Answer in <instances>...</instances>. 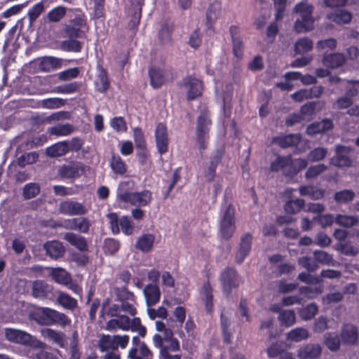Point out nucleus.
Masks as SVG:
<instances>
[{
  "label": "nucleus",
  "mask_w": 359,
  "mask_h": 359,
  "mask_svg": "<svg viewBox=\"0 0 359 359\" xmlns=\"http://www.w3.org/2000/svg\"><path fill=\"white\" fill-rule=\"evenodd\" d=\"M335 222L339 226L350 228L358 224L359 219L357 216L337 214L334 218Z\"/></svg>",
  "instance_id": "c9c22d12"
},
{
  "label": "nucleus",
  "mask_w": 359,
  "mask_h": 359,
  "mask_svg": "<svg viewBox=\"0 0 359 359\" xmlns=\"http://www.w3.org/2000/svg\"><path fill=\"white\" fill-rule=\"evenodd\" d=\"M299 135H288L279 139L278 144L281 147L286 148L296 145L299 142Z\"/></svg>",
  "instance_id": "69168bd1"
},
{
  "label": "nucleus",
  "mask_w": 359,
  "mask_h": 359,
  "mask_svg": "<svg viewBox=\"0 0 359 359\" xmlns=\"http://www.w3.org/2000/svg\"><path fill=\"white\" fill-rule=\"evenodd\" d=\"M150 83L154 88H158L162 85L172 80L170 70L161 67H153L149 71Z\"/></svg>",
  "instance_id": "6e6552de"
},
{
  "label": "nucleus",
  "mask_w": 359,
  "mask_h": 359,
  "mask_svg": "<svg viewBox=\"0 0 359 359\" xmlns=\"http://www.w3.org/2000/svg\"><path fill=\"white\" fill-rule=\"evenodd\" d=\"M155 140L156 148L160 154L166 153L168 150V135L166 126L159 123L155 130Z\"/></svg>",
  "instance_id": "9d476101"
},
{
  "label": "nucleus",
  "mask_w": 359,
  "mask_h": 359,
  "mask_svg": "<svg viewBox=\"0 0 359 359\" xmlns=\"http://www.w3.org/2000/svg\"><path fill=\"white\" fill-rule=\"evenodd\" d=\"M114 318L109 320L106 325V329L109 331H116L121 330L128 331L129 326V317L126 315H119L114 316Z\"/></svg>",
  "instance_id": "a211bd4d"
},
{
  "label": "nucleus",
  "mask_w": 359,
  "mask_h": 359,
  "mask_svg": "<svg viewBox=\"0 0 359 359\" xmlns=\"http://www.w3.org/2000/svg\"><path fill=\"white\" fill-rule=\"evenodd\" d=\"M69 151L68 143L65 141L59 142L46 150V154L50 157H59L65 155Z\"/></svg>",
  "instance_id": "c85d7f7f"
},
{
  "label": "nucleus",
  "mask_w": 359,
  "mask_h": 359,
  "mask_svg": "<svg viewBox=\"0 0 359 359\" xmlns=\"http://www.w3.org/2000/svg\"><path fill=\"white\" fill-rule=\"evenodd\" d=\"M116 296L121 302L124 301H134L135 296L133 292H129L126 287L115 288Z\"/></svg>",
  "instance_id": "338daca9"
},
{
  "label": "nucleus",
  "mask_w": 359,
  "mask_h": 359,
  "mask_svg": "<svg viewBox=\"0 0 359 359\" xmlns=\"http://www.w3.org/2000/svg\"><path fill=\"white\" fill-rule=\"evenodd\" d=\"M327 18L339 25L347 24L351 22L352 19V15L347 11L339 10L328 13L327 15Z\"/></svg>",
  "instance_id": "c756f323"
},
{
  "label": "nucleus",
  "mask_w": 359,
  "mask_h": 359,
  "mask_svg": "<svg viewBox=\"0 0 359 359\" xmlns=\"http://www.w3.org/2000/svg\"><path fill=\"white\" fill-rule=\"evenodd\" d=\"M63 60L61 58L47 56L44 57L39 64V69L45 72L60 69L62 66Z\"/></svg>",
  "instance_id": "4be33fe9"
},
{
  "label": "nucleus",
  "mask_w": 359,
  "mask_h": 359,
  "mask_svg": "<svg viewBox=\"0 0 359 359\" xmlns=\"http://www.w3.org/2000/svg\"><path fill=\"white\" fill-rule=\"evenodd\" d=\"M5 337L11 342L23 346H31L34 348H44L46 344L29 333L17 329L6 328Z\"/></svg>",
  "instance_id": "f03ea898"
},
{
  "label": "nucleus",
  "mask_w": 359,
  "mask_h": 359,
  "mask_svg": "<svg viewBox=\"0 0 359 359\" xmlns=\"http://www.w3.org/2000/svg\"><path fill=\"white\" fill-rule=\"evenodd\" d=\"M43 248L46 253L54 259H57L62 257L65 252V248L63 244L58 241H50L46 242L43 245Z\"/></svg>",
  "instance_id": "6ab92c4d"
},
{
  "label": "nucleus",
  "mask_w": 359,
  "mask_h": 359,
  "mask_svg": "<svg viewBox=\"0 0 359 359\" xmlns=\"http://www.w3.org/2000/svg\"><path fill=\"white\" fill-rule=\"evenodd\" d=\"M39 158L36 152H29L20 156L18 158V163L20 167H25L27 165L35 163Z\"/></svg>",
  "instance_id": "e2e57ef3"
},
{
  "label": "nucleus",
  "mask_w": 359,
  "mask_h": 359,
  "mask_svg": "<svg viewBox=\"0 0 359 359\" xmlns=\"http://www.w3.org/2000/svg\"><path fill=\"white\" fill-rule=\"evenodd\" d=\"M98 347L100 351L102 353L116 351V344L114 335L102 336L99 340Z\"/></svg>",
  "instance_id": "473e14b6"
},
{
  "label": "nucleus",
  "mask_w": 359,
  "mask_h": 359,
  "mask_svg": "<svg viewBox=\"0 0 359 359\" xmlns=\"http://www.w3.org/2000/svg\"><path fill=\"white\" fill-rule=\"evenodd\" d=\"M41 336L46 339L57 344L60 348L65 347V334L50 328H43L40 331Z\"/></svg>",
  "instance_id": "2eb2a0df"
},
{
  "label": "nucleus",
  "mask_w": 359,
  "mask_h": 359,
  "mask_svg": "<svg viewBox=\"0 0 359 359\" xmlns=\"http://www.w3.org/2000/svg\"><path fill=\"white\" fill-rule=\"evenodd\" d=\"M252 236L251 233H247L241 236L235 254V260L237 263L241 264L249 255L252 248Z\"/></svg>",
  "instance_id": "9b49d317"
},
{
  "label": "nucleus",
  "mask_w": 359,
  "mask_h": 359,
  "mask_svg": "<svg viewBox=\"0 0 359 359\" xmlns=\"http://www.w3.org/2000/svg\"><path fill=\"white\" fill-rule=\"evenodd\" d=\"M110 167L113 172L119 175H123L127 170V165L118 154H113L110 159Z\"/></svg>",
  "instance_id": "f704fd0d"
},
{
  "label": "nucleus",
  "mask_w": 359,
  "mask_h": 359,
  "mask_svg": "<svg viewBox=\"0 0 359 359\" xmlns=\"http://www.w3.org/2000/svg\"><path fill=\"white\" fill-rule=\"evenodd\" d=\"M135 186V182L131 180L120 182L116 191L117 201L126 203L134 193Z\"/></svg>",
  "instance_id": "f8f14e48"
},
{
  "label": "nucleus",
  "mask_w": 359,
  "mask_h": 359,
  "mask_svg": "<svg viewBox=\"0 0 359 359\" xmlns=\"http://www.w3.org/2000/svg\"><path fill=\"white\" fill-rule=\"evenodd\" d=\"M132 344L133 346L130 350L135 348L137 351V355L142 357H152L151 351L144 342L140 341L139 335L133 337Z\"/></svg>",
  "instance_id": "72a5a7b5"
},
{
  "label": "nucleus",
  "mask_w": 359,
  "mask_h": 359,
  "mask_svg": "<svg viewBox=\"0 0 359 359\" xmlns=\"http://www.w3.org/2000/svg\"><path fill=\"white\" fill-rule=\"evenodd\" d=\"M325 343L331 351H337L339 348L340 341L338 336L334 333H327L325 335Z\"/></svg>",
  "instance_id": "680f3d73"
},
{
  "label": "nucleus",
  "mask_w": 359,
  "mask_h": 359,
  "mask_svg": "<svg viewBox=\"0 0 359 359\" xmlns=\"http://www.w3.org/2000/svg\"><path fill=\"white\" fill-rule=\"evenodd\" d=\"M56 301L65 309L72 311L78 306L77 300L64 292H58Z\"/></svg>",
  "instance_id": "cd10ccee"
},
{
  "label": "nucleus",
  "mask_w": 359,
  "mask_h": 359,
  "mask_svg": "<svg viewBox=\"0 0 359 359\" xmlns=\"http://www.w3.org/2000/svg\"><path fill=\"white\" fill-rule=\"evenodd\" d=\"M327 169V165L323 163H319L312 165L308 168L305 173V177L309 179H313L317 177L320 174L323 173Z\"/></svg>",
  "instance_id": "6e6d98bb"
},
{
  "label": "nucleus",
  "mask_w": 359,
  "mask_h": 359,
  "mask_svg": "<svg viewBox=\"0 0 359 359\" xmlns=\"http://www.w3.org/2000/svg\"><path fill=\"white\" fill-rule=\"evenodd\" d=\"M355 196V194L351 189H344L337 191L334 195V199L339 204H345L352 201Z\"/></svg>",
  "instance_id": "ea45409f"
},
{
  "label": "nucleus",
  "mask_w": 359,
  "mask_h": 359,
  "mask_svg": "<svg viewBox=\"0 0 359 359\" xmlns=\"http://www.w3.org/2000/svg\"><path fill=\"white\" fill-rule=\"evenodd\" d=\"M313 257L317 262L322 264L334 266L335 263L332 255L323 250H315Z\"/></svg>",
  "instance_id": "c03bdc74"
},
{
  "label": "nucleus",
  "mask_w": 359,
  "mask_h": 359,
  "mask_svg": "<svg viewBox=\"0 0 359 359\" xmlns=\"http://www.w3.org/2000/svg\"><path fill=\"white\" fill-rule=\"evenodd\" d=\"M55 312V309H52L48 307L39 308L37 312L39 323L43 325H51Z\"/></svg>",
  "instance_id": "e433bc0d"
},
{
  "label": "nucleus",
  "mask_w": 359,
  "mask_h": 359,
  "mask_svg": "<svg viewBox=\"0 0 359 359\" xmlns=\"http://www.w3.org/2000/svg\"><path fill=\"white\" fill-rule=\"evenodd\" d=\"M50 275L58 284L68 285L71 283L72 276L70 273L62 268H50Z\"/></svg>",
  "instance_id": "b1692460"
},
{
  "label": "nucleus",
  "mask_w": 359,
  "mask_h": 359,
  "mask_svg": "<svg viewBox=\"0 0 359 359\" xmlns=\"http://www.w3.org/2000/svg\"><path fill=\"white\" fill-rule=\"evenodd\" d=\"M129 327L128 330L138 333L139 337H144L147 333V330L144 326L141 323L139 318H133L132 320L129 318Z\"/></svg>",
  "instance_id": "5fc2aeb1"
},
{
  "label": "nucleus",
  "mask_w": 359,
  "mask_h": 359,
  "mask_svg": "<svg viewBox=\"0 0 359 359\" xmlns=\"http://www.w3.org/2000/svg\"><path fill=\"white\" fill-rule=\"evenodd\" d=\"M152 201V193L149 190L134 191L126 203L136 207H144Z\"/></svg>",
  "instance_id": "4468645a"
},
{
  "label": "nucleus",
  "mask_w": 359,
  "mask_h": 359,
  "mask_svg": "<svg viewBox=\"0 0 359 359\" xmlns=\"http://www.w3.org/2000/svg\"><path fill=\"white\" fill-rule=\"evenodd\" d=\"M278 320L281 325L290 327L294 324L296 321L295 313L293 310H283L280 311Z\"/></svg>",
  "instance_id": "79ce46f5"
},
{
  "label": "nucleus",
  "mask_w": 359,
  "mask_h": 359,
  "mask_svg": "<svg viewBox=\"0 0 359 359\" xmlns=\"http://www.w3.org/2000/svg\"><path fill=\"white\" fill-rule=\"evenodd\" d=\"M318 308L314 303H311L299 311L300 317L304 320L312 319L318 313Z\"/></svg>",
  "instance_id": "864d4df0"
},
{
  "label": "nucleus",
  "mask_w": 359,
  "mask_h": 359,
  "mask_svg": "<svg viewBox=\"0 0 359 359\" xmlns=\"http://www.w3.org/2000/svg\"><path fill=\"white\" fill-rule=\"evenodd\" d=\"M345 62V57L341 53H332L325 55L323 63L325 66L334 69L339 67Z\"/></svg>",
  "instance_id": "7c9ffc66"
},
{
  "label": "nucleus",
  "mask_w": 359,
  "mask_h": 359,
  "mask_svg": "<svg viewBox=\"0 0 359 359\" xmlns=\"http://www.w3.org/2000/svg\"><path fill=\"white\" fill-rule=\"evenodd\" d=\"M83 172V165L79 162H72L62 166L59 170L60 175L65 178L79 177Z\"/></svg>",
  "instance_id": "dca6fc26"
},
{
  "label": "nucleus",
  "mask_w": 359,
  "mask_h": 359,
  "mask_svg": "<svg viewBox=\"0 0 359 359\" xmlns=\"http://www.w3.org/2000/svg\"><path fill=\"white\" fill-rule=\"evenodd\" d=\"M59 212L65 215H82L88 212L86 206L78 201L66 200L59 204Z\"/></svg>",
  "instance_id": "0eeeda50"
},
{
  "label": "nucleus",
  "mask_w": 359,
  "mask_h": 359,
  "mask_svg": "<svg viewBox=\"0 0 359 359\" xmlns=\"http://www.w3.org/2000/svg\"><path fill=\"white\" fill-rule=\"evenodd\" d=\"M327 153L328 151L326 148L318 147L310 151L307 158L311 162L320 161L326 157Z\"/></svg>",
  "instance_id": "49530a36"
},
{
  "label": "nucleus",
  "mask_w": 359,
  "mask_h": 359,
  "mask_svg": "<svg viewBox=\"0 0 359 359\" xmlns=\"http://www.w3.org/2000/svg\"><path fill=\"white\" fill-rule=\"evenodd\" d=\"M154 241V237L153 235L144 234L138 238L136 248L142 252H147L151 250Z\"/></svg>",
  "instance_id": "4c0bfd02"
},
{
  "label": "nucleus",
  "mask_w": 359,
  "mask_h": 359,
  "mask_svg": "<svg viewBox=\"0 0 359 359\" xmlns=\"http://www.w3.org/2000/svg\"><path fill=\"white\" fill-rule=\"evenodd\" d=\"M119 228L126 235H131L134 231L133 222L128 216H123L119 219Z\"/></svg>",
  "instance_id": "0e129e2a"
},
{
  "label": "nucleus",
  "mask_w": 359,
  "mask_h": 359,
  "mask_svg": "<svg viewBox=\"0 0 359 359\" xmlns=\"http://www.w3.org/2000/svg\"><path fill=\"white\" fill-rule=\"evenodd\" d=\"M235 229V209L229 204L221 210L219 222V235L222 238L228 240L231 238Z\"/></svg>",
  "instance_id": "7ed1b4c3"
},
{
  "label": "nucleus",
  "mask_w": 359,
  "mask_h": 359,
  "mask_svg": "<svg viewBox=\"0 0 359 359\" xmlns=\"http://www.w3.org/2000/svg\"><path fill=\"white\" fill-rule=\"evenodd\" d=\"M201 297L205 302V309L208 312H211L212 307V288L209 283H205L201 290Z\"/></svg>",
  "instance_id": "a18cd8bd"
},
{
  "label": "nucleus",
  "mask_w": 359,
  "mask_h": 359,
  "mask_svg": "<svg viewBox=\"0 0 359 359\" xmlns=\"http://www.w3.org/2000/svg\"><path fill=\"white\" fill-rule=\"evenodd\" d=\"M120 248L118 241L113 238H107L104 242L103 248L106 253L112 255L116 253Z\"/></svg>",
  "instance_id": "774afa93"
},
{
  "label": "nucleus",
  "mask_w": 359,
  "mask_h": 359,
  "mask_svg": "<svg viewBox=\"0 0 359 359\" xmlns=\"http://www.w3.org/2000/svg\"><path fill=\"white\" fill-rule=\"evenodd\" d=\"M60 48L65 51L77 53L81 50V45L76 39H69L61 42Z\"/></svg>",
  "instance_id": "603ef678"
},
{
  "label": "nucleus",
  "mask_w": 359,
  "mask_h": 359,
  "mask_svg": "<svg viewBox=\"0 0 359 359\" xmlns=\"http://www.w3.org/2000/svg\"><path fill=\"white\" fill-rule=\"evenodd\" d=\"M309 333L304 327H297L290 330L287 334V339L293 341H301L308 339Z\"/></svg>",
  "instance_id": "a19ab883"
},
{
  "label": "nucleus",
  "mask_w": 359,
  "mask_h": 359,
  "mask_svg": "<svg viewBox=\"0 0 359 359\" xmlns=\"http://www.w3.org/2000/svg\"><path fill=\"white\" fill-rule=\"evenodd\" d=\"M333 127L332 121L330 119H323L321 121L313 123L307 127L306 132L309 135H315L318 133L326 132Z\"/></svg>",
  "instance_id": "393cba45"
},
{
  "label": "nucleus",
  "mask_w": 359,
  "mask_h": 359,
  "mask_svg": "<svg viewBox=\"0 0 359 359\" xmlns=\"http://www.w3.org/2000/svg\"><path fill=\"white\" fill-rule=\"evenodd\" d=\"M147 306L156 304L160 300L161 291L156 284H148L143 290Z\"/></svg>",
  "instance_id": "412c9836"
},
{
  "label": "nucleus",
  "mask_w": 359,
  "mask_h": 359,
  "mask_svg": "<svg viewBox=\"0 0 359 359\" xmlns=\"http://www.w3.org/2000/svg\"><path fill=\"white\" fill-rule=\"evenodd\" d=\"M301 294L308 299H313L323 292V287L320 286H305L299 289Z\"/></svg>",
  "instance_id": "bf43d9fd"
},
{
  "label": "nucleus",
  "mask_w": 359,
  "mask_h": 359,
  "mask_svg": "<svg viewBox=\"0 0 359 359\" xmlns=\"http://www.w3.org/2000/svg\"><path fill=\"white\" fill-rule=\"evenodd\" d=\"M40 186L37 183H28L22 190V196L25 199H30L36 197L40 193Z\"/></svg>",
  "instance_id": "de8ad7c7"
},
{
  "label": "nucleus",
  "mask_w": 359,
  "mask_h": 359,
  "mask_svg": "<svg viewBox=\"0 0 359 359\" xmlns=\"http://www.w3.org/2000/svg\"><path fill=\"white\" fill-rule=\"evenodd\" d=\"M63 238L79 250L81 252L88 251L87 242L82 236L72 232H67L64 234Z\"/></svg>",
  "instance_id": "aec40b11"
},
{
  "label": "nucleus",
  "mask_w": 359,
  "mask_h": 359,
  "mask_svg": "<svg viewBox=\"0 0 359 359\" xmlns=\"http://www.w3.org/2000/svg\"><path fill=\"white\" fill-rule=\"evenodd\" d=\"M290 163V158L287 156H278L271 163V170L272 171H279L287 167Z\"/></svg>",
  "instance_id": "052dcab7"
},
{
  "label": "nucleus",
  "mask_w": 359,
  "mask_h": 359,
  "mask_svg": "<svg viewBox=\"0 0 359 359\" xmlns=\"http://www.w3.org/2000/svg\"><path fill=\"white\" fill-rule=\"evenodd\" d=\"M352 149L349 147L337 145L335 156L330 159L331 164L339 168H348L353 165L351 158Z\"/></svg>",
  "instance_id": "423d86ee"
},
{
  "label": "nucleus",
  "mask_w": 359,
  "mask_h": 359,
  "mask_svg": "<svg viewBox=\"0 0 359 359\" xmlns=\"http://www.w3.org/2000/svg\"><path fill=\"white\" fill-rule=\"evenodd\" d=\"M221 14V3L215 1L211 4L206 13V25L208 29H212L213 23Z\"/></svg>",
  "instance_id": "bb28decb"
},
{
  "label": "nucleus",
  "mask_w": 359,
  "mask_h": 359,
  "mask_svg": "<svg viewBox=\"0 0 359 359\" xmlns=\"http://www.w3.org/2000/svg\"><path fill=\"white\" fill-rule=\"evenodd\" d=\"M67 12V8L57 6L50 10L47 14V19L51 22H57L64 18Z\"/></svg>",
  "instance_id": "8fccbe9b"
},
{
  "label": "nucleus",
  "mask_w": 359,
  "mask_h": 359,
  "mask_svg": "<svg viewBox=\"0 0 359 359\" xmlns=\"http://www.w3.org/2000/svg\"><path fill=\"white\" fill-rule=\"evenodd\" d=\"M45 9L43 2L34 5L28 11L27 15L29 21V27H32L34 22L39 17Z\"/></svg>",
  "instance_id": "3c124183"
},
{
  "label": "nucleus",
  "mask_w": 359,
  "mask_h": 359,
  "mask_svg": "<svg viewBox=\"0 0 359 359\" xmlns=\"http://www.w3.org/2000/svg\"><path fill=\"white\" fill-rule=\"evenodd\" d=\"M32 295L39 299H52L53 287L42 280H36L32 283Z\"/></svg>",
  "instance_id": "ddd939ff"
},
{
  "label": "nucleus",
  "mask_w": 359,
  "mask_h": 359,
  "mask_svg": "<svg viewBox=\"0 0 359 359\" xmlns=\"http://www.w3.org/2000/svg\"><path fill=\"white\" fill-rule=\"evenodd\" d=\"M341 337L344 343L355 344L358 339L357 328L352 325H346L342 329Z\"/></svg>",
  "instance_id": "2f4dec72"
},
{
  "label": "nucleus",
  "mask_w": 359,
  "mask_h": 359,
  "mask_svg": "<svg viewBox=\"0 0 359 359\" xmlns=\"http://www.w3.org/2000/svg\"><path fill=\"white\" fill-rule=\"evenodd\" d=\"M299 192L302 196H308L312 199H320L324 196V191L312 186H304L299 188Z\"/></svg>",
  "instance_id": "37998d69"
},
{
  "label": "nucleus",
  "mask_w": 359,
  "mask_h": 359,
  "mask_svg": "<svg viewBox=\"0 0 359 359\" xmlns=\"http://www.w3.org/2000/svg\"><path fill=\"white\" fill-rule=\"evenodd\" d=\"M185 91L188 100H193L201 96L203 90V83L198 79L192 76L184 77L180 85Z\"/></svg>",
  "instance_id": "39448f33"
},
{
  "label": "nucleus",
  "mask_w": 359,
  "mask_h": 359,
  "mask_svg": "<svg viewBox=\"0 0 359 359\" xmlns=\"http://www.w3.org/2000/svg\"><path fill=\"white\" fill-rule=\"evenodd\" d=\"M304 205V201L302 199L290 200L286 202L285 210L287 213L295 214L302 209Z\"/></svg>",
  "instance_id": "4d7b16f0"
},
{
  "label": "nucleus",
  "mask_w": 359,
  "mask_h": 359,
  "mask_svg": "<svg viewBox=\"0 0 359 359\" xmlns=\"http://www.w3.org/2000/svg\"><path fill=\"white\" fill-rule=\"evenodd\" d=\"M210 125L209 111L206 109H203L201 111L197 119L196 133V141L201 151L205 150L208 147Z\"/></svg>",
  "instance_id": "20e7f679"
},
{
  "label": "nucleus",
  "mask_w": 359,
  "mask_h": 359,
  "mask_svg": "<svg viewBox=\"0 0 359 359\" xmlns=\"http://www.w3.org/2000/svg\"><path fill=\"white\" fill-rule=\"evenodd\" d=\"M80 87L81 83L78 82H72L63 86H57L55 88L54 92L62 94H70L78 91Z\"/></svg>",
  "instance_id": "13d9d810"
},
{
  "label": "nucleus",
  "mask_w": 359,
  "mask_h": 359,
  "mask_svg": "<svg viewBox=\"0 0 359 359\" xmlns=\"http://www.w3.org/2000/svg\"><path fill=\"white\" fill-rule=\"evenodd\" d=\"M76 130V128L71 123H58L52 127H49L47 130L50 135L57 137L68 136Z\"/></svg>",
  "instance_id": "5701e85b"
},
{
  "label": "nucleus",
  "mask_w": 359,
  "mask_h": 359,
  "mask_svg": "<svg viewBox=\"0 0 359 359\" xmlns=\"http://www.w3.org/2000/svg\"><path fill=\"white\" fill-rule=\"evenodd\" d=\"M313 41L307 37H303L296 41L294 50L297 54H304L311 51L313 48Z\"/></svg>",
  "instance_id": "58836bf2"
},
{
  "label": "nucleus",
  "mask_w": 359,
  "mask_h": 359,
  "mask_svg": "<svg viewBox=\"0 0 359 359\" xmlns=\"http://www.w3.org/2000/svg\"><path fill=\"white\" fill-rule=\"evenodd\" d=\"M313 6L306 1H302L295 5L294 12L299 14L300 18L296 20L294 29L297 33H305L313 29Z\"/></svg>",
  "instance_id": "f257e3e1"
},
{
  "label": "nucleus",
  "mask_w": 359,
  "mask_h": 359,
  "mask_svg": "<svg viewBox=\"0 0 359 359\" xmlns=\"http://www.w3.org/2000/svg\"><path fill=\"white\" fill-rule=\"evenodd\" d=\"M321 346L318 344H307L302 346L298 351L297 355L301 359H315L320 356Z\"/></svg>",
  "instance_id": "f3484780"
},
{
  "label": "nucleus",
  "mask_w": 359,
  "mask_h": 359,
  "mask_svg": "<svg viewBox=\"0 0 359 359\" xmlns=\"http://www.w3.org/2000/svg\"><path fill=\"white\" fill-rule=\"evenodd\" d=\"M220 280L222 284L224 292L229 294L231 290L236 287L239 284L237 271L233 268L225 269L220 276Z\"/></svg>",
  "instance_id": "1a4fd4ad"
},
{
  "label": "nucleus",
  "mask_w": 359,
  "mask_h": 359,
  "mask_svg": "<svg viewBox=\"0 0 359 359\" xmlns=\"http://www.w3.org/2000/svg\"><path fill=\"white\" fill-rule=\"evenodd\" d=\"M229 31L232 39L233 54L236 57L241 58L243 55V40L239 34L238 29L235 26H231Z\"/></svg>",
  "instance_id": "a878e982"
},
{
  "label": "nucleus",
  "mask_w": 359,
  "mask_h": 359,
  "mask_svg": "<svg viewBox=\"0 0 359 359\" xmlns=\"http://www.w3.org/2000/svg\"><path fill=\"white\" fill-rule=\"evenodd\" d=\"M65 104V101L59 97H50L41 100L39 105L45 109H57L62 107Z\"/></svg>",
  "instance_id": "09e8293b"
}]
</instances>
